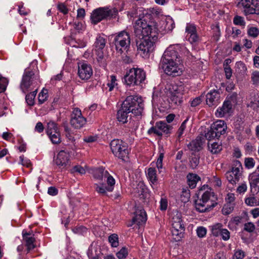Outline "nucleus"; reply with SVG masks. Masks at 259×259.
I'll use <instances>...</instances> for the list:
<instances>
[{
	"label": "nucleus",
	"instance_id": "f257e3e1",
	"mask_svg": "<svg viewBox=\"0 0 259 259\" xmlns=\"http://www.w3.org/2000/svg\"><path fill=\"white\" fill-rule=\"evenodd\" d=\"M136 37L141 39L137 46L138 51L143 57H148L153 51L158 38V29L151 14L146 13L138 19L134 26Z\"/></svg>",
	"mask_w": 259,
	"mask_h": 259
},
{
	"label": "nucleus",
	"instance_id": "f03ea898",
	"mask_svg": "<svg viewBox=\"0 0 259 259\" xmlns=\"http://www.w3.org/2000/svg\"><path fill=\"white\" fill-rule=\"evenodd\" d=\"M144 109L142 98L137 95L128 96L121 104L117 112V120L125 123L131 113L134 116L141 115Z\"/></svg>",
	"mask_w": 259,
	"mask_h": 259
},
{
	"label": "nucleus",
	"instance_id": "7ed1b4c3",
	"mask_svg": "<svg viewBox=\"0 0 259 259\" xmlns=\"http://www.w3.org/2000/svg\"><path fill=\"white\" fill-rule=\"evenodd\" d=\"M181 58L174 46H170L164 51L159 63L164 73L173 77L180 75L183 72L180 66Z\"/></svg>",
	"mask_w": 259,
	"mask_h": 259
},
{
	"label": "nucleus",
	"instance_id": "20e7f679",
	"mask_svg": "<svg viewBox=\"0 0 259 259\" xmlns=\"http://www.w3.org/2000/svg\"><path fill=\"white\" fill-rule=\"evenodd\" d=\"M206 187L207 189L204 191L205 186L200 189L199 195L201 196L195 201V209L199 212L209 211L217 204V203L214 202L217 198L213 191L211 189L208 188L207 185Z\"/></svg>",
	"mask_w": 259,
	"mask_h": 259
},
{
	"label": "nucleus",
	"instance_id": "39448f33",
	"mask_svg": "<svg viewBox=\"0 0 259 259\" xmlns=\"http://www.w3.org/2000/svg\"><path fill=\"white\" fill-rule=\"evenodd\" d=\"M186 92L185 87L182 82L170 81L165 87V93L171 104L179 105L184 100V95Z\"/></svg>",
	"mask_w": 259,
	"mask_h": 259
},
{
	"label": "nucleus",
	"instance_id": "423d86ee",
	"mask_svg": "<svg viewBox=\"0 0 259 259\" xmlns=\"http://www.w3.org/2000/svg\"><path fill=\"white\" fill-rule=\"evenodd\" d=\"M117 14L118 11L115 8L100 7L92 12L91 20L93 24H97L102 20L116 18Z\"/></svg>",
	"mask_w": 259,
	"mask_h": 259
},
{
	"label": "nucleus",
	"instance_id": "0eeeda50",
	"mask_svg": "<svg viewBox=\"0 0 259 259\" xmlns=\"http://www.w3.org/2000/svg\"><path fill=\"white\" fill-rule=\"evenodd\" d=\"M110 148L115 156L123 161H127L129 159L130 150L126 143L122 140L114 139L111 141Z\"/></svg>",
	"mask_w": 259,
	"mask_h": 259
},
{
	"label": "nucleus",
	"instance_id": "6e6552de",
	"mask_svg": "<svg viewBox=\"0 0 259 259\" xmlns=\"http://www.w3.org/2000/svg\"><path fill=\"white\" fill-rule=\"evenodd\" d=\"M113 43L116 50L122 53L124 51H127L130 47L131 37L130 34L125 30L121 31L113 35Z\"/></svg>",
	"mask_w": 259,
	"mask_h": 259
},
{
	"label": "nucleus",
	"instance_id": "1a4fd4ad",
	"mask_svg": "<svg viewBox=\"0 0 259 259\" xmlns=\"http://www.w3.org/2000/svg\"><path fill=\"white\" fill-rule=\"evenodd\" d=\"M145 72L140 68H132L124 77V82L127 86L131 87L140 84L145 79Z\"/></svg>",
	"mask_w": 259,
	"mask_h": 259
},
{
	"label": "nucleus",
	"instance_id": "9d476101",
	"mask_svg": "<svg viewBox=\"0 0 259 259\" xmlns=\"http://www.w3.org/2000/svg\"><path fill=\"white\" fill-rule=\"evenodd\" d=\"M171 233L176 241H179L183 237L185 228L182 219L181 213L176 211L173 212L171 217Z\"/></svg>",
	"mask_w": 259,
	"mask_h": 259
},
{
	"label": "nucleus",
	"instance_id": "9b49d317",
	"mask_svg": "<svg viewBox=\"0 0 259 259\" xmlns=\"http://www.w3.org/2000/svg\"><path fill=\"white\" fill-rule=\"evenodd\" d=\"M227 128L225 122L222 120H218L211 124L210 129L205 134V138L208 141L214 138H219L222 135L225 134Z\"/></svg>",
	"mask_w": 259,
	"mask_h": 259
},
{
	"label": "nucleus",
	"instance_id": "f8f14e48",
	"mask_svg": "<svg viewBox=\"0 0 259 259\" xmlns=\"http://www.w3.org/2000/svg\"><path fill=\"white\" fill-rule=\"evenodd\" d=\"M236 95H232L228 96L222 107H219L216 112L215 115L218 117L228 116L232 112V106L236 101Z\"/></svg>",
	"mask_w": 259,
	"mask_h": 259
},
{
	"label": "nucleus",
	"instance_id": "ddd939ff",
	"mask_svg": "<svg viewBox=\"0 0 259 259\" xmlns=\"http://www.w3.org/2000/svg\"><path fill=\"white\" fill-rule=\"evenodd\" d=\"M242 169L241 162L238 160L235 161L231 169L227 171L225 174V177L229 183L235 185L239 182L242 176Z\"/></svg>",
	"mask_w": 259,
	"mask_h": 259
},
{
	"label": "nucleus",
	"instance_id": "4468645a",
	"mask_svg": "<svg viewBox=\"0 0 259 259\" xmlns=\"http://www.w3.org/2000/svg\"><path fill=\"white\" fill-rule=\"evenodd\" d=\"M238 5L243 8L245 15L259 14V0H241Z\"/></svg>",
	"mask_w": 259,
	"mask_h": 259
},
{
	"label": "nucleus",
	"instance_id": "2eb2a0df",
	"mask_svg": "<svg viewBox=\"0 0 259 259\" xmlns=\"http://www.w3.org/2000/svg\"><path fill=\"white\" fill-rule=\"evenodd\" d=\"M172 126L166 122L159 121L156 122L155 126L151 127L148 131L149 134H154L158 136L163 135H168L170 134Z\"/></svg>",
	"mask_w": 259,
	"mask_h": 259
},
{
	"label": "nucleus",
	"instance_id": "dca6fc26",
	"mask_svg": "<svg viewBox=\"0 0 259 259\" xmlns=\"http://www.w3.org/2000/svg\"><path fill=\"white\" fill-rule=\"evenodd\" d=\"M86 122V118L82 116L81 110L78 108H74L70 120L71 125L74 128L79 129L82 127Z\"/></svg>",
	"mask_w": 259,
	"mask_h": 259
},
{
	"label": "nucleus",
	"instance_id": "f3484780",
	"mask_svg": "<svg viewBox=\"0 0 259 259\" xmlns=\"http://www.w3.org/2000/svg\"><path fill=\"white\" fill-rule=\"evenodd\" d=\"M93 74L91 66L85 62H80L78 64V75L82 79L88 80Z\"/></svg>",
	"mask_w": 259,
	"mask_h": 259
},
{
	"label": "nucleus",
	"instance_id": "a211bd4d",
	"mask_svg": "<svg viewBox=\"0 0 259 259\" xmlns=\"http://www.w3.org/2000/svg\"><path fill=\"white\" fill-rule=\"evenodd\" d=\"M94 177L97 180L106 181L107 184H115L114 179L111 176L107 170L101 167L95 169L94 171Z\"/></svg>",
	"mask_w": 259,
	"mask_h": 259
},
{
	"label": "nucleus",
	"instance_id": "6ab92c4d",
	"mask_svg": "<svg viewBox=\"0 0 259 259\" xmlns=\"http://www.w3.org/2000/svg\"><path fill=\"white\" fill-rule=\"evenodd\" d=\"M54 162L59 168H64L69 165V155L64 150H62L54 157Z\"/></svg>",
	"mask_w": 259,
	"mask_h": 259
},
{
	"label": "nucleus",
	"instance_id": "aec40b11",
	"mask_svg": "<svg viewBox=\"0 0 259 259\" xmlns=\"http://www.w3.org/2000/svg\"><path fill=\"white\" fill-rule=\"evenodd\" d=\"M32 72L31 71H25L20 84V88L23 92L26 93L29 91L32 83Z\"/></svg>",
	"mask_w": 259,
	"mask_h": 259
},
{
	"label": "nucleus",
	"instance_id": "412c9836",
	"mask_svg": "<svg viewBox=\"0 0 259 259\" xmlns=\"http://www.w3.org/2000/svg\"><path fill=\"white\" fill-rule=\"evenodd\" d=\"M220 97V95L218 91L215 90L210 91L206 96V104L209 107L217 105L219 102Z\"/></svg>",
	"mask_w": 259,
	"mask_h": 259
},
{
	"label": "nucleus",
	"instance_id": "4be33fe9",
	"mask_svg": "<svg viewBox=\"0 0 259 259\" xmlns=\"http://www.w3.org/2000/svg\"><path fill=\"white\" fill-rule=\"evenodd\" d=\"M147 221V215L146 212L143 210H137L135 214V217L132 220V224H136L138 226L142 225L145 224ZM133 224L128 225V226H132Z\"/></svg>",
	"mask_w": 259,
	"mask_h": 259
},
{
	"label": "nucleus",
	"instance_id": "5701e85b",
	"mask_svg": "<svg viewBox=\"0 0 259 259\" xmlns=\"http://www.w3.org/2000/svg\"><path fill=\"white\" fill-rule=\"evenodd\" d=\"M248 179L251 189H257L259 191V165L255 170L249 175Z\"/></svg>",
	"mask_w": 259,
	"mask_h": 259
},
{
	"label": "nucleus",
	"instance_id": "b1692460",
	"mask_svg": "<svg viewBox=\"0 0 259 259\" xmlns=\"http://www.w3.org/2000/svg\"><path fill=\"white\" fill-rule=\"evenodd\" d=\"M23 243L27 247L28 251L32 249V235L31 231L27 232L25 230L22 231Z\"/></svg>",
	"mask_w": 259,
	"mask_h": 259
},
{
	"label": "nucleus",
	"instance_id": "393cba45",
	"mask_svg": "<svg viewBox=\"0 0 259 259\" xmlns=\"http://www.w3.org/2000/svg\"><path fill=\"white\" fill-rule=\"evenodd\" d=\"M175 27L174 20L170 17H166L164 21H162L161 28L164 33L170 32Z\"/></svg>",
	"mask_w": 259,
	"mask_h": 259
},
{
	"label": "nucleus",
	"instance_id": "a878e982",
	"mask_svg": "<svg viewBox=\"0 0 259 259\" xmlns=\"http://www.w3.org/2000/svg\"><path fill=\"white\" fill-rule=\"evenodd\" d=\"M108 186L106 184H100L96 185V190L97 192L102 195H105L107 191L111 192L113 191L115 184H107Z\"/></svg>",
	"mask_w": 259,
	"mask_h": 259
},
{
	"label": "nucleus",
	"instance_id": "bb28decb",
	"mask_svg": "<svg viewBox=\"0 0 259 259\" xmlns=\"http://www.w3.org/2000/svg\"><path fill=\"white\" fill-rule=\"evenodd\" d=\"M188 185L191 189L195 188L197 183L200 180V177L196 174H189L187 177Z\"/></svg>",
	"mask_w": 259,
	"mask_h": 259
},
{
	"label": "nucleus",
	"instance_id": "cd10ccee",
	"mask_svg": "<svg viewBox=\"0 0 259 259\" xmlns=\"http://www.w3.org/2000/svg\"><path fill=\"white\" fill-rule=\"evenodd\" d=\"M106 39L103 35L98 34L94 44L95 49H103L106 45Z\"/></svg>",
	"mask_w": 259,
	"mask_h": 259
},
{
	"label": "nucleus",
	"instance_id": "c85d7f7f",
	"mask_svg": "<svg viewBox=\"0 0 259 259\" xmlns=\"http://www.w3.org/2000/svg\"><path fill=\"white\" fill-rule=\"evenodd\" d=\"M147 177L152 184H154L157 181L156 170L154 167H150L146 171Z\"/></svg>",
	"mask_w": 259,
	"mask_h": 259
},
{
	"label": "nucleus",
	"instance_id": "c756f323",
	"mask_svg": "<svg viewBox=\"0 0 259 259\" xmlns=\"http://www.w3.org/2000/svg\"><path fill=\"white\" fill-rule=\"evenodd\" d=\"M202 143L199 139H196L191 142L188 145L189 149L193 151H199L201 149Z\"/></svg>",
	"mask_w": 259,
	"mask_h": 259
},
{
	"label": "nucleus",
	"instance_id": "7c9ffc66",
	"mask_svg": "<svg viewBox=\"0 0 259 259\" xmlns=\"http://www.w3.org/2000/svg\"><path fill=\"white\" fill-rule=\"evenodd\" d=\"M208 149L212 154H218L222 150V145L218 142H214L210 144L208 143Z\"/></svg>",
	"mask_w": 259,
	"mask_h": 259
},
{
	"label": "nucleus",
	"instance_id": "2f4dec72",
	"mask_svg": "<svg viewBox=\"0 0 259 259\" xmlns=\"http://www.w3.org/2000/svg\"><path fill=\"white\" fill-rule=\"evenodd\" d=\"M200 157L198 155L192 154L189 160L190 166L193 168H196L199 163Z\"/></svg>",
	"mask_w": 259,
	"mask_h": 259
},
{
	"label": "nucleus",
	"instance_id": "473e14b6",
	"mask_svg": "<svg viewBox=\"0 0 259 259\" xmlns=\"http://www.w3.org/2000/svg\"><path fill=\"white\" fill-rule=\"evenodd\" d=\"M223 225L221 223H217L211 226V233L214 236H220V233L223 229Z\"/></svg>",
	"mask_w": 259,
	"mask_h": 259
},
{
	"label": "nucleus",
	"instance_id": "72a5a7b5",
	"mask_svg": "<svg viewBox=\"0 0 259 259\" xmlns=\"http://www.w3.org/2000/svg\"><path fill=\"white\" fill-rule=\"evenodd\" d=\"M108 241L112 247H116L119 245L118 236L116 234H112L108 237Z\"/></svg>",
	"mask_w": 259,
	"mask_h": 259
},
{
	"label": "nucleus",
	"instance_id": "f704fd0d",
	"mask_svg": "<svg viewBox=\"0 0 259 259\" xmlns=\"http://www.w3.org/2000/svg\"><path fill=\"white\" fill-rule=\"evenodd\" d=\"M59 130L57 124L54 121L50 120L48 122L46 128L47 134L52 133V132Z\"/></svg>",
	"mask_w": 259,
	"mask_h": 259
},
{
	"label": "nucleus",
	"instance_id": "c9c22d12",
	"mask_svg": "<svg viewBox=\"0 0 259 259\" xmlns=\"http://www.w3.org/2000/svg\"><path fill=\"white\" fill-rule=\"evenodd\" d=\"M49 136L50 140L52 142V143L54 144H57L61 142V135L60 133L53 134L49 133L47 134Z\"/></svg>",
	"mask_w": 259,
	"mask_h": 259
},
{
	"label": "nucleus",
	"instance_id": "e433bc0d",
	"mask_svg": "<svg viewBox=\"0 0 259 259\" xmlns=\"http://www.w3.org/2000/svg\"><path fill=\"white\" fill-rule=\"evenodd\" d=\"M247 34L252 38H256L259 35V29L256 27L248 26Z\"/></svg>",
	"mask_w": 259,
	"mask_h": 259
},
{
	"label": "nucleus",
	"instance_id": "4c0bfd02",
	"mask_svg": "<svg viewBox=\"0 0 259 259\" xmlns=\"http://www.w3.org/2000/svg\"><path fill=\"white\" fill-rule=\"evenodd\" d=\"M197 32L196 26L193 24L188 23L186 27V32L187 36L188 37L191 34H194Z\"/></svg>",
	"mask_w": 259,
	"mask_h": 259
},
{
	"label": "nucleus",
	"instance_id": "58836bf2",
	"mask_svg": "<svg viewBox=\"0 0 259 259\" xmlns=\"http://www.w3.org/2000/svg\"><path fill=\"white\" fill-rule=\"evenodd\" d=\"M234 209V206L232 203H227L225 204L222 210V213L224 215L230 214Z\"/></svg>",
	"mask_w": 259,
	"mask_h": 259
},
{
	"label": "nucleus",
	"instance_id": "ea45409f",
	"mask_svg": "<svg viewBox=\"0 0 259 259\" xmlns=\"http://www.w3.org/2000/svg\"><path fill=\"white\" fill-rule=\"evenodd\" d=\"M117 85L116 82V78L115 75L110 76V80H109L107 84V85L109 88V91H112L114 87Z\"/></svg>",
	"mask_w": 259,
	"mask_h": 259
},
{
	"label": "nucleus",
	"instance_id": "a19ab883",
	"mask_svg": "<svg viewBox=\"0 0 259 259\" xmlns=\"http://www.w3.org/2000/svg\"><path fill=\"white\" fill-rule=\"evenodd\" d=\"M233 23L236 25H240L243 27H244L246 24L244 18L240 16H236L234 17Z\"/></svg>",
	"mask_w": 259,
	"mask_h": 259
},
{
	"label": "nucleus",
	"instance_id": "79ce46f5",
	"mask_svg": "<svg viewBox=\"0 0 259 259\" xmlns=\"http://www.w3.org/2000/svg\"><path fill=\"white\" fill-rule=\"evenodd\" d=\"M190 198V193L189 190L183 189L182 193L181 195V200L186 203L188 202Z\"/></svg>",
	"mask_w": 259,
	"mask_h": 259
},
{
	"label": "nucleus",
	"instance_id": "37998d69",
	"mask_svg": "<svg viewBox=\"0 0 259 259\" xmlns=\"http://www.w3.org/2000/svg\"><path fill=\"white\" fill-rule=\"evenodd\" d=\"M245 167L248 169L253 168L255 165V161L253 158H246L244 160Z\"/></svg>",
	"mask_w": 259,
	"mask_h": 259
},
{
	"label": "nucleus",
	"instance_id": "c03bdc74",
	"mask_svg": "<svg viewBox=\"0 0 259 259\" xmlns=\"http://www.w3.org/2000/svg\"><path fill=\"white\" fill-rule=\"evenodd\" d=\"M47 93L48 91L47 90L43 89L38 94V99L40 104L43 103L47 99L48 97Z\"/></svg>",
	"mask_w": 259,
	"mask_h": 259
},
{
	"label": "nucleus",
	"instance_id": "a18cd8bd",
	"mask_svg": "<svg viewBox=\"0 0 259 259\" xmlns=\"http://www.w3.org/2000/svg\"><path fill=\"white\" fill-rule=\"evenodd\" d=\"M163 157L164 154L163 153H160L156 163V167L158 169L159 173L162 171L161 169H162V161Z\"/></svg>",
	"mask_w": 259,
	"mask_h": 259
},
{
	"label": "nucleus",
	"instance_id": "49530a36",
	"mask_svg": "<svg viewBox=\"0 0 259 259\" xmlns=\"http://www.w3.org/2000/svg\"><path fill=\"white\" fill-rule=\"evenodd\" d=\"M127 250L125 247H122L117 253L116 256L118 259H124L127 255Z\"/></svg>",
	"mask_w": 259,
	"mask_h": 259
},
{
	"label": "nucleus",
	"instance_id": "de8ad7c7",
	"mask_svg": "<svg viewBox=\"0 0 259 259\" xmlns=\"http://www.w3.org/2000/svg\"><path fill=\"white\" fill-rule=\"evenodd\" d=\"M251 81L254 84H259V71H254L251 74Z\"/></svg>",
	"mask_w": 259,
	"mask_h": 259
},
{
	"label": "nucleus",
	"instance_id": "09e8293b",
	"mask_svg": "<svg viewBox=\"0 0 259 259\" xmlns=\"http://www.w3.org/2000/svg\"><path fill=\"white\" fill-rule=\"evenodd\" d=\"M220 236L224 241L228 240L230 238V232L227 229H223L220 233Z\"/></svg>",
	"mask_w": 259,
	"mask_h": 259
},
{
	"label": "nucleus",
	"instance_id": "8fccbe9b",
	"mask_svg": "<svg viewBox=\"0 0 259 259\" xmlns=\"http://www.w3.org/2000/svg\"><path fill=\"white\" fill-rule=\"evenodd\" d=\"M235 67L240 72H244L247 70L245 64L241 61L236 63Z\"/></svg>",
	"mask_w": 259,
	"mask_h": 259
},
{
	"label": "nucleus",
	"instance_id": "3c124183",
	"mask_svg": "<svg viewBox=\"0 0 259 259\" xmlns=\"http://www.w3.org/2000/svg\"><path fill=\"white\" fill-rule=\"evenodd\" d=\"M73 26L74 29H75L78 32H80L84 29V27L83 24L81 22L77 21H75L73 23Z\"/></svg>",
	"mask_w": 259,
	"mask_h": 259
},
{
	"label": "nucleus",
	"instance_id": "603ef678",
	"mask_svg": "<svg viewBox=\"0 0 259 259\" xmlns=\"http://www.w3.org/2000/svg\"><path fill=\"white\" fill-rule=\"evenodd\" d=\"M250 106L253 109L259 111V96L256 97L254 100L250 102Z\"/></svg>",
	"mask_w": 259,
	"mask_h": 259
},
{
	"label": "nucleus",
	"instance_id": "864d4df0",
	"mask_svg": "<svg viewBox=\"0 0 259 259\" xmlns=\"http://www.w3.org/2000/svg\"><path fill=\"white\" fill-rule=\"evenodd\" d=\"M202 102V99L200 97H197L194 98L192 100H190L189 103H190L191 106L192 107H195L199 105Z\"/></svg>",
	"mask_w": 259,
	"mask_h": 259
},
{
	"label": "nucleus",
	"instance_id": "5fc2aeb1",
	"mask_svg": "<svg viewBox=\"0 0 259 259\" xmlns=\"http://www.w3.org/2000/svg\"><path fill=\"white\" fill-rule=\"evenodd\" d=\"M71 172H78L80 174H84L85 173V170L83 167L80 165L74 166L71 169Z\"/></svg>",
	"mask_w": 259,
	"mask_h": 259
},
{
	"label": "nucleus",
	"instance_id": "6e6d98bb",
	"mask_svg": "<svg viewBox=\"0 0 259 259\" xmlns=\"http://www.w3.org/2000/svg\"><path fill=\"white\" fill-rule=\"evenodd\" d=\"M187 121H188V119H186V120H185L182 122V123L181 125V126L179 128L178 131V136L179 138H180L181 137V136H182V135L183 134L184 131L186 127V122H187Z\"/></svg>",
	"mask_w": 259,
	"mask_h": 259
},
{
	"label": "nucleus",
	"instance_id": "4d7b16f0",
	"mask_svg": "<svg viewBox=\"0 0 259 259\" xmlns=\"http://www.w3.org/2000/svg\"><path fill=\"white\" fill-rule=\"evenodd\" d=\"M247 189V186L246 182L242 183L237 188V192L239 194L245 193Z\"/></svg>",
	"mask_w": 259,
	"mask_h": 259
},
{
	"label": "nucleus",
	"instance_id": "13d9d810",
	"mask_svg": "<svg viewBox=\"0 0 259 259\" xmlns=\"http://www.w3.org/2000/svg\"><path fill=\"white\" fill-rule=\"evenodd\" d=\"M244 256V252L242 250L238 249L235 251L233 259H243Z\"/></svg>",
	"mask_w": 259,
	"mask_h": 259
},
{
	"label": "nucleus",
	"instance_id": "bf43d9fd",
	"mask_svg": "<svg viewBox=\"0 0 259 259\" xmlns=\"http://www.w3.org/2000/svg\"><path fill=\"white\" fill-rule=\"evenodd\" d=\"M57 8L61 13L64 15L67 14L68 12V9L63 3H59L57 5Z\"/></svg>",
	"mask_w": 259,
	"mask_h": 259
},
{
	"label": "nucleus",
	"instance_id": "052dcab7",
	"mask_svg": "<svg viewBox=\"0 0 259 259\" xmlns=\"http://www.w3.org/2000/svg\"><path fill=\"white\" fill-rule=\"evenodd\" d=\"M244 229L248 232H252L255 229V226L252 223L248 222L245 224Z\"/></svg>",
	"mask_w": 259,
	"mask_h": 259
},
{
	"label": "nucleus",
	"instance_id": "680f3d73",
	"mask_svg": "<svg viewBox=\"0 0 259 259\" xmlns=\"http://www.w3.org/2000/svg\"><path fill=\"white\" fill-rule=\"evenodd\" d=\"M188 40L191 44L195 43L199 40V37L198 35L197 32L194 34H191L188 36Z\"/></svg>",
	"mask_w": 259,
	"mask_h": 259
},
{
	"label": "nucleus",
	"instance_id": "e2e57ef3",
	"mask_svg": "<svg viewBox=\"0 0 259 259\" xmlns=\"http://www.w3.org/2000/svg\"><path fill=\"white\" fill-rule=\"evenodd\" d=\"M167 207V200L165 198H161L160 201V209L162 211L166 210Z\"/></svg>",
	"mask_w": 259,
	"mask_h": 259
},
{
	"label": "nucleus",
	"instance_id": "0e129e2a",
	"mask_svg": "<svg viewBox=\"0 0 259 259\" xmlns=\"http://www.w3.org/2000/svg\"><path fill=\"white\" fill-rule=\"evenodd\" d=\"M197 234L199 237L202 238L206 235V229L203 227H199L197 229Z\"/></svg>",
	"mask_w": 259,
	"mask_h": 259
},
{
	"label": "nucleus",
	"instance_id": "69168bd1",
	"mask_svg": "<svg viewBox=\"0 0 259 259\" xmlns=\"http://www.w3.org/2000/svg\"><path fill=\"white\" fill-rule=\"evenodd\" d=\"M88 255L89 259H102L101 255L100 253H95L94 254L92 251L90 249L88 251Z\"/></svg>",
	"mask_w": 259,
	"mask_h": 259
},
{
	"label": "nucleus",
	"instance_id": "338daca9",
	"mask_svg": "<svg viewBox=\"0 0 259 259\" xmlns=\"http://www.w3.org/2000/svg\"><path fill=\"white\" fill-rule=\"evenodd\" d=\"M20 160L21 163L23 166H26V167H29L31 165V161L29 159L24 158L23 156H21L20 157Z\"/></svg>",
	"mask_w": 259,
	"mask_h": 259
},
{
	"label": "nucleus",
	"instance_id": "774afa93",
	"mask_svg": "<svg viewBox=\"0 0 259 259\" xmlns=\"http://www.w3.org/2000/svg\"><path fill=\"white\" fill-rule=\"evenodd\" d=\"M97 136H89L83 138V141L87 143H92L97 140Z\"/></svg>",
	"mask_w": 259,
	"mask_h": 259
}]
</instances>
